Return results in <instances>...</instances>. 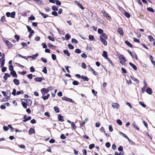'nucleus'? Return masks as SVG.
I'll return each mask as SVG.
<instances>
[{"label": "nucleus", "mask_w": 155, "mask_h": 155, "mask_svg": "<svg viewBox=\"0 0 155 155\" xmlns=\"http://www.w3.org/2000/svg\"><path fill=\"white\" fill-rule=\"evenodd\" d=\"M35 133V131L34 129L31 128L30 129L29 131V134H32Z\"/></svg>", "instance_id": "4be33fe9"}, {"label": "nucleus", "mask_w": 155, "mask_h": 155, "mask_svg": "<svg viewBox=\"0 0 155 155\" xmlns=\"http://www.w3.org/2000/svg\"><path fill=\"white\" fill-rule=\"evenodd\" d=\"M27 77L30 79H31L32 78V74H29L27 75Z\"/></svg>", "instance_id": "052dcab7"}, {"label": "nucleus", "mask_w": 155, "mask_h": 155, "mask_svg": "<svg viewBox=\"0 0 155 155\" xmlns=\"http://www.w3.org/2000/svg\"><path fill=\"white\" fill-rule=\"evenodd\" d=\"M35 19V18L33 15H31L29 17V19L30 20H34Z\"/></svg>", "instance_id": "09e8293b"}, {"label": "nucleus", "mask_w": 155, "mask_h": 155, "mask_svg": "<svg viewBox=\"0 0 155 155\" xmlns=\"http://www.w3.org/2000/svg\"><path fill=\"white\" fill-rule=\"evenodd\" d=\"M63 52L64 54L67 55L68 56H70V54L68 50H64Z\"/></svg>", "instance_id": "cd10ccee"}, {"label": "nucleus", "mask_w": 155, "mask_h": 155, "mask_svg": "<svg viewBox=\"0 0 155 155\" xmlns=\"http://www.w3.org/2000/svg\"><path fill=\"white\" fill-rule=\"evenodd\" d=\"M132 126L134 128L136 129V130H139V128L136 126V123H135V122H133V123L132 124Z\"/></svg>", "instance_id": "412c9836"}, {"label": "nucleus", "mask_w": 155, "mask_h": 155, "mask_svg": "<svg viewBox=\"0 0 155 155\" xmlns=\"http://www.w3.org/2000/svg\"><path fill=\"white\" fill-rule=\"evenodd\" d=\"M71 124L72 127L75 130L76 128V127L75 124L73 122H72Z\"/></svg>", "instance_id": "2f4dec72"}, {"label": "nucleus", "mask_w": 155, "mask_h": 155, "mask_svg": "<svg viewBox=\"0 0 155 155\" xmlns=\"http://www.w3.org/2000/svg\"><path fill=\"white\" fill-rule=\"evenodd\" d=\"M15 12H12L11 13H10V16L12 18H14L15 17Z\"/></svg>", "instance_id": "c85d7f7f"}, {"label": "nucleus", "mask_w": 155, "mask_h": 155, "mask_svg": "<svg viewBox=\"0 0 155 155\" xmlns=\"http://www.w3.org/2000/svg\"><path fill=\"white\" fill-rule=\"evenodd\" d=\"M38 54L36 53L35 54L33 55L32 56H28L27 57L28 58H31L32 59L34 60L38 56Z\"/></svg>", "instance_id": "9b49d317"}, {"label": "nucleus", "mask_w": 155, "mask_h": 155, "mask_svg": "<svg viewBox=\"0 0 155 155\" xmlns=\"http://www.w3.org/2000/svg\"><path fill=\"white\" fill-rule=\"evenodd\" d=\"M78 5L80 8L82 9H84V7L82 6V5L80 3H79Z\"/></svg>", "instance_id": "bf43d9fd"}, {"label": "nucleus", "mask_w": 155, "mask_h": 155, "mask_svg": "<svg viewBox=\"0 0 155 155\" xmlns=\"http://www.w3.org/2000/svg\"><path fill=\"white\" fill-rule=\"evenodd\" d=\"M81 78L84 81H88L89 80V78L83 75L81 76Z\"/></svg>", "instance_id": "5701e85b"}, {"label": "nucleus", "mask_w": 155, "mask_h": 155, "mask_svg": "<svg viewBox=\"0 0 155 155\" xmlns=\"http://www.w3.org/2000/svg\"><path fill=\"white\" fill-rule=\"evenodd\" d=\"M146 92L148 94H151L152 93V90L150 88L148 87L146 90Z\"/></svg>", "instance_id": "dca6fc26"}, {"label": "nucleus", "mask_w": 155, "mask_h": 155, "mask_svg": "<svg viewBox=\"0 0 155 155\" xmlns=\"http://www.w3.org/2000/svg\"><path fill=\"white\" fill-rule=\"evenodd\" d=\"M89 38L90 41L94 40V38L93 35H89Z\"/></svg>", "instance_id": "7c9ffc66"}, {"label": "nucleus", "mask_w": 155, "mask_h": 155, "mask_svg": "<svg viewBox=\"0 0 155 155\" xmlns=\"http://www.w3.org/2000/svg\"><path fill=\"white\" fill-rule=\"evenodd\" d=\"M130 78L131 79H132L137 84H138L139 83V81L136 78H135L134 77L131 76H130Z\"/></svg>", "instance_id": "b1692460"}, {"label": "nucleus", "mask_w": 155, "mask_h": 155, "mask_svg": "<svg viewBox=\"0 0 155 155\" xmlns=\"http://www.w3.org/2000/svg\"><path fill=\"white\" fill-rule=\"evenodd\" d=\"M21 104L23 106V107L25 108H27V105L25 102H22L21 103Z\"/></svg>", "instance_id": "c9c22d12"}, {"label": "nucleus", "mask_w": 155, "mask_h": 155, "mask_svg": "<svg viewBox=\"0 0 155 155\" xmlns=\"http://www.w3.org/2000/svg\"><path fill=\"white\" fill-rule=\"evenodd\" d=\"M121 57L122 59H121L120 61V62L121 64H122V65H124V64L126 61V60L125 59V57L124 55H121Z\"/></svg>", "instance_id": "20e7f679"}, {"label": "nucleus", "mask_w": 155, "mask_h": 155, "mask_svg": "<svg viewBox=\"0 0 155 155\" xmlns=\"http://www.w3.org/2000/svg\"><path fill=\"white\" fill-rule=\"evenodd\" d=\"M51 14L55 16H57L58 15L57 13L55 11L52 12Z\"/></svg>", "instance_id": "69168bd1"}, {"label": "nucleus", "mask_w": 155, "mask_h": 155, "mask_svg": "<svg viewBox=\"0 0 155 155\" xmlns=\"http://www.w3.org/2000/svg\"><path fill=\"white\" fill-rule=\"evenodd\" d=\"M118 32L121 35H122L123 34V30L121 28H118Z\"/></svg>", "instance_id": "aec40b11"}, {"label": "nucleus", "mask_w": 155, "mask_h": 155, "mask_svg": "<svg viewBox=\"0 0 155 155\" xmlns=\"http://www.w3.org/2000/svg\"><path fill=\"white\" fill-rule=\"evenodd\" d=\"M107 36L105 33H102L100 36V39L101 43L105 46H106L107 45V42L106 40L107 38Z\"/></svg>", "instance_id": "f257e3e1"}, {"label": "nucleus", "mask_w": 155, "mask_h": 155, "mask_svg": "<svg viewBox=\"0 0 155 155\" xmlns=\"http://www.w3.org/2000/svg\"><path fill=\"white\" fill-rule=\"evenodd\" d=\"M72 84L74 85H77L79 84V83L77 81H74L73 82Z\"/></svg>", "instance_id": "79ce46f5"}, {"label": "nucleus", "mask_w": 155, "mask_h": 155, "mask_svg": "<svg viewBox=\"0 0 155 155\" xmlns=\"http://www.w3.org/2000/svg\"><path fill=\"white\" fill-rule=\"evenodd\" d=\"M34 80L35 81L40 82L42 81V79L41 78L38 77L35 78L34 79Z\"/></svg>", "instance_id": "393cba45"}, {"label": "nucleus", "mask_w": 155, "mask_h": 155, "mask_svg": "<svg viewBox=\"0 0 155 155\" xmlns=\"http://www.w3.org/2000/svg\"><path fill=\"white\" fill-rule=\"evenodd\" d=\"M54 109L55 111L57 113H58L59 112V109L57 107H54Z\"/></svg>", "instance_id": "58836bf2"}, {"label": "nucleus", "mask_w": 155, "mask_h": 155, "mask_svg": "<svg viewBox=\"0 0 155 155\" xmlns=\"http://www.w3.org/2000/svg\"><path fill=\"white\" fill-rule=\"evenodd\" d=\"M72 43H74L76 44H77L78 43V41L77 40H76L75 39L72 38Z\"/></svg>", "instance_id": "13d9d810"}, {"label": "nucleus", "mask_w": 155, "mask_h": 155, "mask_svg": "<svg viewBox=\"0 0 155 155\" xmlns=\"http://www.w3.org/2000/svg\"><path fill=\"white\" fill-rule=\"evenodd\" d=\"M106 59L107 60V61L109 62L110 63L111 65H112L113 67H114V65L113 64V63L112 62V61L110 60V59L109 58H107Z\"/></svg>", "instance_id": "6e6d98bb"}, {"label": "nucleus", "mask_w": 155, "mask_h": 155, "mask_svg": "<svg viewBox=\"0 0 155 155\" xmlns=\"http://www.w3.org/2000/svg\"><path fill=\"white\" fill-rule=\"evenodd\" d=\"M65 39L67 40H68L71 38V35L69 34H67L65 35Z\"/></svg>", "instance_id": "c756f323"}, {"label": "nucleus", "mask_w": 155, "mask_h": 155, "mask_svg": "<svg viewBox=\"0 0 155 155\" xmlns=\"http://www.w3.org/2000/svg\"><path fill=\"white\" fill-rule=\"evenodd\" d=\"M148 38L149 40L150 41H151L154 40V38H153V37L150 35L148 36Z\"/></svg>", "instance_id": "f704fd0d"}, {"label": "nucleus", "mask_w": 155, "mask_h": 155, "mask_svg": "<svg viewBox=\"0 0 155 155\" xmlns=\"http://www.w3.org/2000/svg\"><path fill=\"white\" fill-rule=\"evenodd\" d=\"M58 120L61 122H63L64 121L63 116L60 114L58 115Z\"/></svg>", "instance_id": "9d476101"}, {"label": "nucleus", "mask_w": 155, "mask_h": 155, "mask_svg": "<svg viewBox=\"0 0 155 155\" xmlns=\"http://www.w3.org/2000/svg\"><path fill=\"white\" fill-rule=\"evenodd\" d=\"M103 31L101 29L99 28L98 30V32L100 34L103 33Z\"/></svg>", "instance_id": "5fc2aeb1"}, {"label": "nucleus", "mask_w": 155, "mask_h": 155, "mask_svg": "<svg viewBox=\"0 0 155 155\" xmlns=\"http://www.w3.org/2000/svg\"><path fill=\"white\" fill-rule=\"evenodd\" d=\"M9 69L10 71H14L13 70V65H11L9 66Z\"/></svg>", "instance_id": "49530a36"}, {"label": "nucleus", "mask_w": 155, "mask_h": 155, "mask_svg": "<svg viewBox=\"0 0 155 155\" xmlns=\"http://www.w3.org/2000/svg\"><path fill=\"white\" fill-rule=\"evenodd\" d=\"M124 153L123 152H120V153H118L117 152H115L114 155H123L124 154Z\"/></svg>", "instance_id": "864d4df0"}, {"label": "nucleus", "mask_w": 155, "mask_h": 155, "mask_svg": "<svg viewBox=\"0 0 155 155\" xmlns=\"http://www.w3.org/2000/svg\"><path fill=\"white\" fill-rule=\"evenodd\" d=\"M45 115L48 117H50V113L48 112H46L45 113Z\"/></svg>", "instance_id": "338daca9"}, {"label": "nucleus", "mask_w": 155, "mask_h": 155, "mask_svg": "<svg viewBox=\"0 0 155 155\" xmlns=\"http://www.w3.org/2000/svg\"><path fill=\"white\" fill-rule=\"evenodd\" d=\"M60 137L61 139L63 140H64L66 138V137L63 134H61V135L60 136Z\"/></svg>", "instance_id": "e2e57ef3"}, {"label": "nucleus", "mask_w": 155, "mask_h": 155, "mask_svg": "<svg viewBox=\"0 0 155 155\" xmlns=\"http://www.w3.org/2000/svg\"><path fill=\"white\" fill-rule=\"evenodd\" d=\"M125 43L126 44H127L128 46L132 48L133 47L132 45L131 44L129 41H125Z\"/></svg>", "instance_id": "a878e982"}, {"label": "nucleus", "mask_w": 155, "mask_h": 155, "mask_svg": "<svg viewBox=\"0 0 155 155\" xmlns=\"http://www.w3.org/2000/svg\"><path fill=\"white\" fill-rule=\"evenodd\" d=\"M124 15L127 18H129L130 17V14L128 12H124Z\"/></svg>", "instance_id": "473e14b6"}, {"label": "nucleus", "mask_w": 155, "mask_h": 155, "mask_svg": "<svg viewBox=\"0 0 155 155\" xmlns=\"http://www.w3.org/2000/svg\"><path fill=\"white\" fill-rule=\"evenodd\" d=\"M112 106L114 108L118 109L120 107V105L117 103H113L112 104Z\"/></svg>", "instance_id": "423d86ee"}, {"label": "nucleus", "mask_w": 155, "mask_h": 155, "mask_svg": "<svg viewBox=\"0 0 155 155\" xmlns=\"http://www.w3.org/2000/svg\"><path fill=\"white\" fill-rule=\"evenodd\" d=\"M139 104L143 107H146V105L143 104L142 102H139Z\"/></svg>", "instance_id": "680f3d73"}, {"label": "nucleus", "mask_w": 155, "mask_h": 155, "mask_svg": "<svg viewBox=\"0 0 155 155\" xmlns=\"http://www.w3.org/2000/svg\"><path fill=\"white\" fill-rule=\"evenodd\" d=\"M95 147V145L93 143L89 145V148L90 149H91L94 148Z\"/></svg>", "instance_id": "c03bdc74"}, {"label": "nucleus", "mask_w": 155, "mask_h": 155, "mask_svg": "<svg viewBox=\"0 0 155 155\" xmlns=\"http://www.w3.org/2000/svg\"><path fill=\"white\" fill-rule=\"evenodd\" d=\"M5 63V60H2V63L1 64V65L0 66V67L1 68H2L3 67Z\"/></svg>", "instance_id": "e433bc0d"}, {"label": "nucleus", "mask_w": 155, "mask_h": 155, "mask_svg": "<svg viewBox=\"0 0 155 155\" xmlns=\"http://www.w3.org/2000/svg\"><path fill=\"white\" fill-rule=\"evenodd\" d=\"M41 60L43 61L44 63H46L47 62V59L45 58H41Z\"/></svg>", "instance_id": "0e129e2a"}, {"label": "nucleus", "mask_w": 155, "mask_h": 155, "mask_svg": "<svg viewBox=\"0 0 155 155\" xmlns=\"http://www.w3.org/2000/svg\"><path fill=\"white\" fill-rule=\"evenodd\" d=\"M39 14L41 15L44 18H46L48 17V15L44 13H42L40 11H39Z\"/></svg>", "instance_id": "bb28decb"}, {"label": "nucleus", "mask_w": 155, "mask_h": 155, "mask_svg": "<svg viewBox=\"0 0 155 155\" xmlns=\"http://www.w3.org/2000/svg\"><path fill=\"white\" fill-rule=\"evenodd\" d=\"M68 48L71 49H73L74 48V47L72 45L69 44L68 45Z\"/></svg>", "instance_id": "ea45409f"}, {"label": "nucleus", "mask_w": 155, "mask_h": 155, "mask_svg": "<svg viewBox=\"0 0 155 155\" xmlns=\"http://www.w3.org/2000/svg\"><path fill=\"white\" fill-rule=\"evenodd\" d=\"M55 3H56V5H60L61 4V2L58 0H56L55 1Z\"/></svg>", "instance_id": "a18cd8bd"}, {"label": "nucleus", "mask_w": 155, "mask_h": 155, "mask_svg": "<svg viewBox=\"0 0 155 155\" xmlns=\"http://www.w3.org/2000/svg\"><path fill=\"white\" fill-rule=\"evenodd\" d=\"M10 76L11 75L9 74L6 73L5 74V75L3 77V78L5 80H6L8 77H10Z\"/></svg>", "instance_id": "ddd939ff"}, {"label": "nucleus", "mask_w": 155, "mask_h": 155, "mask_svg": "<svg viewBox=\"0 0 155 155\" xmlns=\"http://www.w3.org/2000/svg\"><path fill=\"white\" fill-rule=\"evenodd\" d=\"M42 71L45 74H47V69L46 67H44V68H43V70H42Z\"/></svg>", "instance_id": "4c0bfd02"}, {"label": "nucleus", "mask_w": 155, "mask_h": 155, "mask_svg": "<svg viewBox=\"0 0 155 155\" xmlns=\"http://www.w3.org/2000/svg\"><path fill=\"white\" fill-rule=\"evenodd\" d=\"M23 90H21V91H18L16 92V94L17 95H19L21 94H23Z\"/></svg>", "instance_id": "de8ad7c7"}, {"label": "nucleus", "mask_w": 155, "mask_h": 155, "mask_svg": "<svg viewBox=\"0 0 155 155\" xmlns=\"http://www.w3.org/2000/svg\"><path fill=\"white\" fill-rule=\"evenodd\" d=\"M4 42L7 45L8 49H10L13 47V45L8 41L6 40L5 39H3Z\"/></svg>", "instance_id": "f03ea898"}, {"label": "nucleus", "mask_w": 155, "mask_h": 155, "mask_svg": "<svg viewBox=\"0 0 155 155\" xmlns=\"http://www.w3.org/2000/svg\"><path fill=\"white\" fill-rule=\"evenodd\" d=\"M63 100L70 102L72 103L74 102V101L71 99L68 98L66 97H64L62 98Z\"/></svg>", "instance_id": "7ed1b4c3"}, {"label": "nucleus", "mask_w": 155, "mask_h": 155, "mask_svg": "<svg viewBox=\"0 0 155 155\" xmlns=\"http://www.w3.org/2000/svg\"><path fill=\"white\" fill-rule=\"evenodd\" d=\"M129 64L135 70H137V67L133 64L131 62L129 63Z\"/></svg>", "instance_id": "a211bd4d"}, {"label": "nucleus", "mask_w": 155, "mask_h": 155, "mask_svg": "<svg viewBox=\"0 0 155 155\" xmlns=\"http://www.w3.org/2000/svg\"><path fill=\"white\" fill-rule=\"evenodd\" d=\"M51 57L52 59L54 60H55L56 58V55L54 54H52L51 55Z\"/></svg>", "instance_id": "8fccbe9b"}, {"label": "nucleus", "mask_w": 155, "mask_h": 155, "mask_svg": "<svg viewBox=\"0 0 155 155\" xmlns=\"http://www.w3.org/2000/svg\"><path fill=\"white\" fill-rule=\"evenodd\" d=\"M88 67L89 68H88V70L90 71H91L93 74L95 75H96L97 72L95 71L91 68L90 67V66L89 65Z\"/></svg>", "instance_id": "6e6552de"}, {"label": "nucleus", "mask_w": 155, "mask_h": 155, "mask_svg": "<svg viewBox=\"0 0 155 155\" xmlns=\"http://www.w3.org/2000/svg\"><path fill=\"white\" fill-rule=\"evenodd\" d=\"M10 74L14 77L16 78L17 77V75L16 72L15 71H11L10 72Z\"/></svg>", "instance_id": "f8f14e48"}, {"label": "nucleus", "mask_w": 155, "mask_h": 155, "mask_svg": "<svg viewBox=\"0 0 155 155\" xmlns=\"http://www.w3.org/2000/svg\"><path fill=\"white\" fill-rule=\"evenodd\" d=\"M81 57L84 58H86L87 57V55L85 53H83L81 55Z\"/></svg>", "instance_id": "4d7b16f0"}, {"label": "nucleus", "mask_w": 155, "mask_h": 155, "mask_svg": "<svg viewBox=\"0 0 155 155\" xmlns=\"http://www.w3.org/2000/svg\"><path fill=\"white\" fill-rule=\"evenodd\" d=\"M12 94L14 96H15L16 94V90L14 88L13 89V92L12 93Z\"/></svg>", "instance_id": "603ef678"}, {"label": "nucleus", "mask_w": 155, "mask_h": 155, "mask_svg": "<svg viewBox=\"0 0 155 155\" xmlns=\"http://www.w3.org/2000/svg\"><path fill=\"white\" fill-rule=\"evenodd\" d=\"M102 13L103 14L104 16L107 18V19L111 18L108 15L105 11H101Z\"/></svg>", "instance_id": "0eeeda50"}, {"label": "nucleus", "mask_w": 155, "mask_h": 155, "mask_svg": "<svg viewBox=\"0 0 155 155\" xmlns=\"http://www.w3.org/2000/svg\"><path fill=\"white\" fill-rule=\"evenodd\" d=\"M147 9L148 11L152 12H154V10L151 7L147 8Z\"/></svg>", "instance_id": "72a5a7b5"}, {"label": "nucleus", "mask_w": 155, "mask_h": 155, "mask_svg": "<svg viewBox=\"0 0 155 155\" xmlns=\"http://www.w3.org/2000/svg\"><path fill=\"white\" fill-rule=\"evenodd\" d=\"M75 52L76 53L79 54L81 52V51L80 49L77 48L75 50Z\"/></svg>", "instance_id": "a19ab883"}, {"label": "nucleus", "mask_w": 155, "mask_h": 155, "mask_svg": "<svg viewBox=\"0 0 155 155\" xmlns=\"http://www.w3.org/2000/svg\"><path fill=\"white\" fill-rule=\"evenodd\" d=\"M13 82L14 84L16 85H18L19 84V81L18 80L16 79H15L13 80Z\"/></svg>", "instance_id": "f3484780"}, {"label": "nucleus", "mask_w": 155, "mask_h": 155, "mask_svg": "<svg viewBox=\"0 0 155 155\" xmlns=\"http://www.w3.org/2000/svg\"><path fill=\"white\" fill-rule=\"evenodd\" d=\"M58 6L54 5L52 6V9L54 11H57L58 10Z\"/></svg>", "instance_id": "2eb2a0df"}, {"label": "nucleus", "mask_w": 155, "mask_h": 155, "mask_svg": "<svg viewBox=\"0 0 155 155\" xmlns=\"http://www.w3.org/2000/svg\"><path fill=\"white\" fill-rule=\"evenodd\" d=\"M118 150L120 151H122L123 150V147L122 146H120L118 148Z\"/></svg>", "instance_id": "774afa93"}, {"label": "nucleus", "mask_w": 155, "mask_h": 155, "mask_svg": "<svg viewBox=\"0 0 155 155\" xmlns=\"http://www.w3.org/2000/svg\"><path fill=\"white\" fill-rule=\"evenodd\" d=\"M48 38L50 40L53 41H54V38L53 37H52L51 36H48Z\"/></svg>", "instance_id": "3c124183"}, {"label": "nucleus", "mask_w": 155, "mask_h": 155, "mask_svg": "<svg viewBox=\"0 0 155 155\" xmlns=\"http://www.w3.org/2000/svg\"><path fill=\"white\" fill-rule=\"evenodd\" d=\"M39 5H43L44 4L41 0H33Z\"/></svg>", "instance_id": "4468645a"}, {"label": "nucleus", "mask_w": 155, "mask_h": 155, "mask_svg": "<svg viewBox=\"0 0 155 155\" xmlns=\"http://www.w3.org/2000/svg\"><path fill=\"white\" fill-rule=\"evenodd\" d=\"M117 123L120 125H122V122L119 119L117 120Z\"/></svg>", "instance_id": "37998d69"}, {"label": "nucleus", "mask_w": 155, "mask_h": 155, "mask_svg": "<svg viewBox=\"0 0 155 155\" xmlns=\"http://www.w3.org/2000/svg\"><path fill=\"white\" fill-rule=\"evenodd\" d=\"M128 51L132 57L134 58L135 59L137 60L138 59V58L137 57V55L136 54H135V53L131 52L129 51Z\"/></svg>", "instance_id": "39448f33"}, {"label": "nucleus", "mask_w": 155, "mask_h": 155, "mask_svg": "<svg viewBox=\"0 0 155 155\" xmlns=\"http://www.w3.org/2000/svg\"><path fill=\"white\" fill-rule=\"evenodd\" d=\"M49 90L48 88L45 89V88H43L41 90V91L42 93H43V92L45 94H47L49 92Z\"/></svg>", "instance_id": "1a4fd4ad"}, {"label": "nucleus", "mask_w": 155, "mask_h": 155, "mask_svg": "<svg viewBox=\"0 0 155 155\" xmlns=\"http://www.w3.org/2000/svg\"><path fill=\"white\" fill-rule=\"evenodd\" d=\"M102 56L104 57L106 59L107 58V52L105 51H103V54H102Z\"/></svg>", "instance_id": "6ab92c4d"}]
</instances>
